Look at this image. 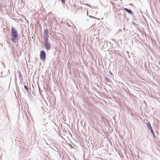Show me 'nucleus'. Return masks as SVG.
<instances>
[{
  "label": "nucleus",
  "instance_id": "23",
  "mask_svg": "<svg viewBox=\"0 0 160 160\" xmlns=\"http://www.w3.org/2000/svg\"><path fill=\"white\" fill-rule=\"evenodd\" d=\"M22 36L23 37H24V36L23 34H22Z\"/></svg>",
  "mask_w": 160,
  "mask_h": 160
},
{
  "label": "nucleus",
  "instance_id": "5",
  "mask_svg": "<svg viewBox=\"0 0 160 160\" xmlns=\"http://www.w3.org/2000/svg\"><path fill=\"white\" fill-rule=\"evenodd\" d=\"M49 32L48 29H45L44 32L43 40L48 39L49 36L48 34Z\"/></svg>",
  "mask_w": 160,
  "mask_h": 160
},
{
  "label": "nucleus",
  "instance_id": "11",
  "mask_svg": "<svg viewBox=\"0 0 160 160\" xmlns=\"http://www.w3.org/2000/svg\"><path fill=\"white\" fill-rule=\"evenodd\" d=\"M24 88L25 89H26V91H27V92H28V87L26 85H25L24 86Z\"/></svg>",
  "mask_w": 160,
  "mask_h": 160
},
{
  "label": "nucleus",
  "instance_id": "6",
  "mask_svg": "<svg viewBox=\"0 0 160 160\" xmlns=\"http://www.w3.org/2000/svg\"><path fill=\"white\" fill-rule=\"evenodd\" d=\"M99 1L101 5L103 6H106L108 4L107 0H99Z\"/></svg>",
  "mask_w": 160,
  "mask_h": 160
},
{
  "label": "nucleus",
  "instance_id": "13",
  "mask_svg": "<svg viewBox=\"0 0 160 160\" xmlns=\"http://www.w3.org/2000/svg\"><path fill=\"white\" fill-rule=\"evenodd\" d=\"M48 124V122H46V124H45L43 125V126H44L45 127H46L47 126V124Z\"/></svg>",
  "mask_w": 160,
  "mask_h": 160
},
{
  "label": "nucleus",
  "instance_id": "24",
  "mask_svg": "<svg viewBox=\"0 0 160 160\" xmlns=\"http://www.w3.org/2000/svg\"><path fill=\"white\" fill-rule=\"evenodd\" d=\"M75 11H74V10L73 9V11H72L73 12H75Z\"/></svg>",
  "mask_w": 160,
  "mask_h": 160
},
{
  "label": "nucleus",
  "instance_id": "15",
  "mask_svg": "<svg viewBox=\"0 0 160 160\" xmlns=\"http://www.w3.org/2000/svg\"><path fill=\"white\" fill-rule=\"evenodd\" d=\"M71 7H72V8H75V6L74 5H73L71 6Z\"/></svg>",
  "mask_w": 160,
  "mask_h": 160
},
{
  "label": "nucleus",
  "instance_id": "9",
  "mask_svg": "<svg viewBox=\"0 0 160 160\" xmlns=\"http://www.w3.org/2000/svg\"><path fill=\"white\" fill-rule=\"evenodd\" d=\"M19 78L20 79V82H21L22 81V75L21 73L20 72H19Z\"/></svg>",
  "mask_w": 160,
  "mask_h": 160
},
{
  "label": "nucleus",
  "instance_id": "18",
  "mask_svg": "<svg viewBox=\"0 0 160 160\" xmlns=\"http://www.w3.org/2000/svg\"><path fill=\"white\" fill-rule=\"evenodd\" d=\"M67 24L69 26V27H71V26L69 24V23L68 22L67 23Z\"/></svg>",
  "mask_w": 160,
  "mask_h": 160
},
{
  "label": "nucleus",
  "instance_id": "16",
  "mask_svg": "<svg viewBox=\"0 0 160 160\" xmlns=\"http://www.w3.org/2000/svg\"><path fill=\"white\" fill-rule=\"evenodd\" d=\"M61 1V2L62 3H64L65 2V1L66 0H60Z\"/></svg>",
  "mask_w": 160,
  "mask_h": 160
},
{
  "label": "nucleus",
  "instance_id": "26",
  "mask_svg": "<svg viewBox=\"0 0 160 160\" xmlns=\"http://www.w3.org/2000/svg\"><path fill=\"white\" fill-rule=\"evenodd\" d=\"M125 29V28H123V30H124Z\"/></svg>",
  "mask_w": 160,
  "mask_h": 160
},
{
  "label": "nucleus",
  "instance_id": "27",
  "mask_svg": "<svg viewBox=\"0 0 160 160\" xmlns=\"http://www.w3.org/2000/svg\"><path fill=\"white\" fill-rule=\"evenodd\" d=\"M0 44L1 45H2V44L1 43H0Z\"/></svg>",
  "mask_w": 160,
  "mask_h": 160
},
{
  "label": "nucleus",
  "instance_id": "17",
  "mask_svg": "<svg viewBox=\"0 0 160 160\" xmlns=\"http://www.w3.org/2000/svg\"><path fill=\"white\" fill-rule=\"evenodd\" d=\"M109 73L111 75H113V74L110 71H109Z\"/></svg>",
  "mask_w": 160,
  "mask_h": 160
},
{
  "label": "nucleus",
  "instance_id": "21",
  "mask_svg": "<svg viewBox=\"0 0 160 160\" xmlns=\"http://www.w3.org/2000/svg\"><path fill=\"white\" fill-rule=\"evenodd\" d=\"M87 15L88 16V11H87Z\"/></svg>",
  "mask_w": 160,
  "mask_h": 160
},
{
  "label": "nucleus",
  "instance_id": "14",
  "mask_svg": "<svg viewBox=\"0 0 160 160\" xmlns=\"http://www.w3.org/2000/svg\"><path fill=\"white\" fill-rule=\"evenodd\" d=\"M132 23L133 25H134L135 26H136L137 25V24H136L134 22H132Z\"/></svg>",
  "mask_w": 160,
  "mask_h": 160
},
{
  "label": "nucleus",
  "instance_id": "28",
  "mask_svg": "<svg viewBox=\"0 0 160 160\" xmlns=\"http://www.w3.org/2000/svg\"><path fill=\"white\" fill-rule=\"evenodd\" d=\"M126 31H128V29H126Z\"/></svg>",
  "mask_w": 160,
  "mask_h": 160
},
{
  "label": "nucleus",
  "instance_id": "20",
  "mask_svg": "<svg viewBox=\"0 0 160 160\" xmlns=\"http://www.w3.org/2000/svg\"><path fill=\"white\" fill-rule=\"evenodd\" d=\"M129 5L130 6H132L133 5V4L132 3H130L129 4Z\"/></svg>",
  "mask_w": 160,
  "mask_h": 160
},
{
  "label": "nucleus",
  "instance_id": "8",
  "mask_svg": "<svg viewBox=\"0 0 160 160\" xmlns=\"http://www.w3.org/2000/svg\"><path fill=\"white\" fill-rule=\"evenodd\" d=\"M89 18H88L86 19V20L87 21H92V19H98L97 18L90 16H89Z\"/></svg>",
  "mask_w": 160,
  "mask_h": 160
},
{
  "label": "nucleus",
  "instance_id": "4",
  "mask_svg": "<svg viewBox=\"0 0 160 160\" xmlns=\"http://www.w3.org/2000/svg\"><path fill=\"white\" fill-rule=\"evenodd\" d=\"M40 58L42 61L45 60L46 58V54L43 50L41 51L40 52Z\"/></svg>",
  "mask_w": 160,
  "mask_h": 160
},
{
  "label": "nucleus",
  "instance_id": "22",
  "mask_svg": "<svg viewBox=\"0 0 160 160\" xmlns=\"http://www.w3.org/2000/svg\"><path fill=\"white\" fill-rule=\"evenodd\" d=\"M126 14L124 15V18H126Z\"/></svg>",
  "mask_w": 160,
  "mask_h": 160
},
{
  "label": "nucleus",
  "instance_id": "25",
  "mask_svg": "<svg viewBox=\"0 0 160 160\" xmlns=\"http://www.w3.org/2000/svg\"><path fill=\"white\" fill-rule=\"evenodd\" d=\"M119 32H121V29H120V30H119Z\"/></svg>",
  "mask_w": 160,
  "mask_h": 160
},
{
  "label": "nucleus",
  "instance_id": "1",
  "mask_svg": "<svg viewBox=\"0 0 160 160\" xmlns=\"http://www.w3.org/2000/svg\"><path fill=\"white\" fill-rule=\"evenodd\" d=\"M11 33L12 41L13 42L15 43L16 42L17 43L18 39V34L17 31L15 30L13 27H12L11 28Z\"/></svg>",
  "mask_w": 160,
  "mask_h": 160
},
{
  "label": "nucleus",
  "instance_id": "19",
  "mask_svg": "<svg viewBox=\"0 0 160 160\" xmlns=\"http://www.w3.org/2000/svg\"><path fill=\"white\" fill-rule=\"evenodd\" d=\"M107 41H104V44H107Z\"/></svg>",
  "mask_w": 160,
  "mask_h": 160
},
{
  "label": "nucleus",
  "instance_id": "10",
  "mask_svg": "<svg viewBox=\"0 0 160 160\" xmlns=\"http://www.w3.org/2000/svg\"><path fill=\"white\" fill-rule=\"evenodd\" d=\"M105 80L108 83L111 82V81L107 77L105 78Z\"/></svg>",
  "mask_w": 160,
  "mask_h": 160
},
{
  "label": "nucleus",
  "instance_id": "7",
  "mask_svg": "<svg viewBox=\"0 0 160 160\" xmlns=\"http://www.w3.org/2000/svg\"><path fill=\"white\" fill-rule=\"evenodd\" d=\"M124 9L125 11H126L129 14H131L132 15H134L131 9H129L126 8H124Z\"/></svg>",
  "mask_w": 160,
  "mask_h": 160
},
{
  "label": "nucleus",
  "instance_id": "2",
  "mask_svg": "<svg viewBox=\"0 0 160 160\" xmlns=\"http://www.w3.org/2000/svg\"><path fill=\"white\" fill-rule=\"evenodd\" d=\"M44 45L47 51H49L51 48V44L49 42L48 39L43 40Z\"/></svg>",
  "mask_w": 160,
  "mask_h": 160
},
{
  "label": "nucleus",
  "instance_id": "12",
  "mask_svg": "<svg viewBox=\"0 0 160 160\" xmlns=\"http://www.w3.org/2000/svg\"><path fill=\"white\" fill-rule=\"evenodd\" d=\"M54 149H53L55 151L57 150L58 151V148L56 147V146H54Z\"/></svg>",
  "mask_w": 160,
  "mask_h": 160
},
{
  "label": "nucleus",
  "instance_id": "3",
  "mask_svg": "<svg viewBox=\"0 0 160 160\" xmlns=\"http://www.w3.org/2000/svg\"><path fill=\"white\" fill-rule=\"evenodd\" d=\"M147 126L148 129H150L151 132V133L152 135L153 138L154 139H155L157 137L154 132V131L152 129V128L151 127L150 123L149 122H147Z\"/></svg>",
  "mask_w": 160,
  "mask_h": 160
}]
</instances>
